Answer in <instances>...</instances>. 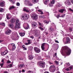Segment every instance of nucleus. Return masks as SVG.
<instances>
[{
	"label": "nucleus",
	"instance_id": "58836bf2",
	"mask_svg": "<svg viewBox=\"0 0 73 73\" xmlns=\"http://www.w3.org/2000/svg\"><path fill=\"white\" fill-rule=\"evenodd\" d=\"M69 30L70 31V32H72V31H73V28L71 27H69Z\"/></svg>",
	"mask_w": 73,
	"mask_h": 73
},
{
	"label": "nucleus",
	"instance_id": "052dcab7",
	"mask_svg": "<svg viewBox=\"0 0 73 73\" xmlns=\"http://www.w3.org/2000/svg\"><path fill=\"white\" fill-rule=\"evenodd\" d=\"M42 19H44V18H45V17L44 16H42Z\"/></svg>",
	"mask_w": 73,
	"mask_h": 73
},
{
	"label": "nucleus",
	"instance_id": "8fccbe9b",
	"mask_svg": "<svg viewBox=\"0 0 73 73\" xmlns=\"http://www.w3.org/2000/svg\"><path fill=\"white\" fill-rule=\"evenodd\" d=\"M11 62L9 61V60H8L7 61V64H10V63H11Z\"/></svg>",
	"mask_w": 73,
	"mask_h": 73
},
{
	"label": "nucleus",
	"instance_id": "69168bd1",
	"mask_svg": "<svg viewBox=\"0 0 73 73\" xmlns=\"http://www.w3.org/2000/svg\"><path fill=\"white\" fill-rule=\"evenodd\" d=\"M39 18H42V16L40 15L39 16Z\"/></svg>",
	"mask_w": 73,
	"mask_h": 73
},
{
	"label": "nucleus",
	"instance_id": "2f4dec72",
	"mask_svg": "<svg viewBox=\"0 0 73 73\" xmlns=\"http://www.w3.org/2000/svg\"><path fill=\"white\" fill-rule=\"evenodd\" d=\"M43 22L44 23H45V24H48L49 23V21L46 20L44 21Z\"/></svg>",
	"mask_w": 73,
	"mask_h": 73
},
{
	"label": "nucleus",
	"instance_id": "f8f14e48",
	"mask_svg": "<svg viewBox=\"0 0 73 73\" xmlns=\"http://www.w3.org/2000/svg\"><path fill=\"white\" fill-rule=\"evenodd\" d=\"M6 17L7 19L8 20H9V19H11V15L10 14H7L6 15Z\"/></svg>",
	"mask_w": 73,
	"mask_h": 73
},
{
	"label": "nucleus",
	"instance_id": "4c0bfd02",
	"mask_svg": "<svg viewBox=\"0 0 73 73\" xmlns=\"http://www.w3.org/2000/svg\"><path fill=\"white\" fill-rule=\"evenodd\" d=\"M22 47H23V49H24L23 50H27V48L25 47L24 45Z\"/></svg>",
	"mask_w": 73,
	"mask_h": 73
},
{
	"label": "nucleus",
	"instance_id": "5701e85b",
	"mask_svg": "<svg viewBox=\"0 0 73 73\" xmlns=\"http://www.w3.org/2000/svg\"><path fill=\"white\" fill-rule=\"evenodd\" d=\"M23 11H25L26 12H27V13H29V12H30V10L28 9H26L25 8H23Z\"/></svg>",
	"mask_w": 73,
	"mask_h": 73
},
{
	"label": "nucleus",
	"instance_id": "a18cd8bd",
	"mask_svg": "<svg viewBox=\"0 0 73 73\" xmlns=\"http://www.w3.org/2000/svg\"><path fill=\"white\" fill-rule=\"evenodd\" d=\"M27 73H33V71H29Z\"/></svg>",
	"mask_w": 73,
	"mask_h": 73
},
{
	"label": "nucleus",
	"instance_id": "3c124183",
	"mask_svg": "<svg viewBox=\"0 0 73 73\" xmlns=\"http://www.w3.org/2000/svg\"><path fill=\"white\" fill-rule=\"evenodd\" d=\"M65 14H63L61 16V17H65Z\"/></svg>",
	"mask_w": 73,
	"mask_h": 73
},
{
	"label": "nucleus",
	"instance_id": "c03bdc74",
	"mask_svg": "<svg viewBox=\"0 0 73 73\" xmlns=\"http://www.w3.org/2000/svg\"><path fill=\"white\" fill-rule=\"evenodd\" d=\"M39 29L41 30V31L44 30V29L43 28H42L41 27H39Z\"/></svg>",
	"mask_w": 73,
	"mask_h": 73
},
{
	"label": "nucleus",
	"instance_id": "412c9836",
	"mask_svg": "<svg viewBox=\"0 0 73 73\" xmlns=\"http://www.w3.org/2000/svg\"><path fill=\"white\" fill-rule=\"evenodd\" d=\"M8 26L10 28H13L14 25H13V24L12 23H11L9 24Z\"/></svg>",
	"mask_w": 73,
	"mask_h": 73
},
{
	"label": "nucleus",
	"instance_id": "a19ab883",
	"mask_svg": "<svg viewBox=\"0 0 73 73\" xmlns=\"http://www.w3.org/2000/svg\"><path fill=\"white\" fill-rule=\"evenodd\" d=\"M29 25H27V27H25V29H29Z\"/></svg>",
	"mask_w": 73,
	"mask_h": 73
},
{
	"label": "nucleus",
	"instance_id": "4468645a",
	"mask_svg": "<svg viewBox=\"0 0 73 73\" xmlns=\"http://www.w3.org/2000/svg\"><path fill=\"white\" fill-rule=\"evenodd\" d=\"M54 31V28H52V27H50L48 29V31L50 32H53Z\"/></svg>",
	"mask_w": 73,
	"mask_h": 73
},
{
	"label": "nucleus",
	"instance_id": "72a5a7b5",
	"mask_svg": "<svg viewBox=\"0 0 73 73\" xmlns=\"http://www.w3.org/2000/svg\"><path fill=\"white\" fill-rule=\"evenodd\" d=\"M66 38L64 37L63 40V41L64 42H65L66 43Z\"/></svg>",
	"mask_w": 73,
	"mask_h": 73
},
{
	"label": "nucleus",
	"instance_id": "473e14b6",
	"mask_svg": "<svg viewBox=\"0 0 73 73\" xmlns=\"http://www.w3.org/2000/svg\"><path fill=\"white\" fill-rule=\"evenodd\" d=\"M15 20L16 23H18L19 22V19L17 18Z\"/></svg>",
	"mask_w": 73,
	"mask_h": 73
},
{
	"label": "nucleus",
	"instance_id": "ea45409f",
	"mask_svg": "<svg viewBox=\"0 0 73 73\" xmlns=\"http://www.w3.org/2000/svg\"><path fill=\"white\" fill-rule=\"evenodd\" d=\"M4 11V9L2 8H1L0 9V12H3Z\"/></svg>",
	"mask_w": 73,
	"mask_h": 73
},
{
	"label": "nucleus",
	"instance_id": "9d476101",
	"mask_svg": "<svg viewBox=\"0 0 73 73\" xmlns=\"http://www.w3.org/2000/svg\"><path fill=\"white\" fill-rule=\"evenodd\" d=\"M46 44V43H44L42 44V45L41 46V48L42 50H44L45 49V45Z\"/></svg>",
	"mask_w": 73,
	"mask_h": 73
},
{
	"label": "nucleus",
	"instance_id": "680f3d73",
	"mask_svg": "<svg viewBox=\"0 0 73 73\" xmlns=\"http://www.w3.org/2000/svg\"><path fill=\"white\" fill-rule=\"evenodd\" d=\"M33 11H34V9H32L31 10V12H32Z\"/></svg>",
	"mask_w": 73,
	"mask_h": 73
},
{
	"label": "nucleus",
	"instance_id": "bb28decb",
	"mask_svg": "<svg viewBox=\"0 0 73 73\" xmlns=\"http://www.w3.org/2000/svg\"><path fill=\"white\" fill-rule=\"evenodd\" d=\"M15 19L14 18H12L10 20V22L11 23H14L15 22Z\"/></svg>",
	"mask_w": 73,
	"mask_h": 73
},
{
	"label": "nucleus",
	"instance_id": "338daca9",
	"mask_svg": "<svg viewBox=\"0 0 73 73\" xmlns=\"http://www.w3.org/2000/svg\"><path fill=\"white\" fill-rule=\"evenodd\" d=\"M22 72H25V70H22Z\"/></svg>",
	"mask_w": 73,
	"mask_h": 73
},
{
	"label": "nucleus",
	"instance_id": "aec40b11",
	"mask_svg": "<svg viewBox=\"0 0 73 73\" xmlns=\"http://www.w3.org/2000/svg\"><path fill=\"white\" fill-rule=\"evenodd\" d=\"M28 58L30 60H32L33 58V57L31 55H30L28 56Z\"/></svg>",
	"mask_w": 73,
	"mask_h": 73
},
{
	"label": "nucleus",
	"instance_id": "6e6552de",
	"mask_svg": "<svg viewBox=\"0 0 73 73\" xmlns=\"http://www.w3.org/2000/svg\"><path fill=\"white\" fill-rule=\"evenodd\" d=\"M32 27H34L35 28H36L37 26V24L36 22H34L32 23Z\"/></svg>",
	"mask_w": 73,
	"mask_h": 73
},
{
	"label": "nucleus",
	"instance_id": "0e129e2a",
	"mask_svg": "<svg viewBox=\"0 0 73 73\" xmlns=\"http://www.w3.org/2000/svg\"><path fill=\"white\" fill-rule=\"evenodd\" d=\"M4 73H8V72L7 71H5Z\"/></svg>",
	"mask_w": 73,
	"mask_h": 73
},
{
	"label": "nucleus",
	"instance_id": "e433bc0d",
	"mask_svg": "<svg viewBox=\"0 0 73 73\" xmlns=\"http://www.w3.org/2000/svg\"><path fill=\"white\" fill-rule=\"evenodd\" d=\"M38 12H39L40 14H43V13L41 10H38Z\"/></svg>",
	"mask_w": 73,
	"mask_h": 73
},
{
	"label": "nucleus",
	"instance_id": "393cba45",
	"mask_svg": "<svg viewBox=\"0 0 73 73\" xmlns=\"http://www.w3.org/2000/svg\"><path fill=\"white\" fill-rule=\"evenodd\" d=\"M72 67H70L69 68H67L66 69V70L67 71H69V70H72Z\"/></svg>",
	"mask_w": 73,
	"mask_h": 73
},
{
	"label": "nucleus",
	"instance_id": "603ef678",
	"mask_svg": "<svg viewBox=\"0 0 73 73\" xmlns=\"http://www.w3.org/2000/svg\"><path fill=\"white\" fill-rule=\"evenodd\" d=\"M69 11H71V12H73V10L72 9H71L70 8H69Z\"/></svg>",
	"mask_w": 73,
	"mask_h": 73
},
{
	"label": "nucleus",
	"instance_id": "423d86ee",
	"mask_svg": "<svg viewBox=\"0 0 73 73\" xmlns=\"http://www.w3.org/2000/svg\"><path fill=\"white\" fill-rule=\"evenodd\" d=\"M11 45L13 47V48L12 49L13 50H15V49H16V46H15V44H14L13 43L10 44L9 45L8 47H9V46H11Z\"/></svg>",
	"mask_w": 73,
	"mask_h": 73
},
{
	"label": "nucleus",
	"instance_id": "7ed1b4c3",
	"mask_svg": "<svg viewBox=\"0 0 73 73\" xmlns=\"http://www.w3.org/2000/svg\"><path fill=\"white\" fill-rule=\"evenodd\" d=\"M38 64L41 67V68H44L45 67V63L42 61L39 62Z\"/></svg>",
	"mask_w": 73,
	"mask_h": 73
},
{
	"label": "nucleus",
	"instance_id": "c9c22d12",
	"mask_svg": "<svg viewBox=\"0 0 73 73\" xmlns=\"http://www.w3.org/2000/svg\"><path fill=\"white\" fill-rule=\"evenodd\" d=\"M1 25L3 26H4V27H5V24L3 22L1 23Z\"/></svg>",
	"mask_w": 73,
	"mask_h": 73
},
{
	"label": "nucleus",
	"instance_id": "f704fd0d",
	"mask_svg": "<svg viewBox=\"0 0 73 73\" xmlns=\"http://www.w3.org/2000/svg\"><path fill=\"white\" fill-rule=\"evenodd\" d=\"M48 1H49V0H46L44 1V4H46Z\"/></svg>",
	"mask_w": 73,
	"mask_h": 73
},
{
	"label": "nucleus",
	"instance_id": "f257e3e1",
	"mask_svg": "<svg viewBox=\"0 0 73 73\" xmlns=\"http://www.w3.org/2000/svg\"><path fill=\"white\" fill-rule=\"evenodd\" d=\"M62 49L64 50H66L65 53L67 55H70V52H71V50H70V49L67 48L66 46L63 47Z\"/></svg>",
	"mask_w": 73,
	"mask_h": 73
},
{
	"label": "nucleus",
	"instance_id": "7c9ffc66",
	"mask_svg": "<svg viewBox=\"0 0 73 73\" xmlns=\"http://www.w3.org/2000/svg\"><path fill=\"white\" fill-rule=\"evenodd\" d=\"M55 3V0H52L51 1V3L52 4H54Z\"/></svg>",
	"mask_w": 73,
	"mask_h": 73
},
{
	"label": "nucleus",
	"instance_id": "37998d69",
	"mask_svg": "<svg viewBox=\"0 0 73 73\" xmlns=\"http://www.w3.org/2000/svg\"><path fill=\"white\" fill-rule=\"evenodd\" d=\"M38 24H39V26H41L42 27V23H40V22H38Z\"/></svg>",
	"mask_w": 73,
	"mask_h": 73
},
{
	"label": "nucleus",
	"instance_id": "4be33fe9",
	"mask_svg": "<svg viewBox=\"0 0 73 73\" xmlns=\"http://www.w3.org/2000/svg\"><path fill=\"white\" fill-rule=\"evenodd\" d=\"M65 9H62L59 10V11L60 13H63L64 11H65Z\"/></svg>",
	"mask_w": 73,
	"mask_h": 73
},
{
	"label": "nucleus",
	"instance_id": "4d7b16f0",
	"mask_svg": "<svg viewBox=\"0 0 73 73\" xmlns=\"http://www.w3.org/2000/svg\"><path fill=\"white\" fill-rule=\"evenodd\" d=\"M57 18H58V17H60V15H57V16H56Z\"/></svg>",
	"mask_w": 73,
	"mask_h": 73
},
{
	"label": "nucleus",
	"instance_id": "dca6fc26",
	"mask_svg": "<svg viewBox=\"0 0 73 73\" xmlns=\"http://www.w3.org/2000/svg\"><path fill=\"white\" fill-rule=\"evenodd\" d=\"M64 3L66 4H68V5H70V4H71V3L70 2V1L68 0L64 2Z\"/></svg>",
	"mask_w": 73,
	"mask_h": 73
},
{
	"label": "nucleus",
	"instance_id": "bf43d9fd",
	"mask_svg": "<svg viewBox=\"0 0 73 73\" xmlns=\"http://www.w3.org/2000/svg\"><path fill=\"white\" fill-rule=\"evenodd\" d=\"M55 42H56V43H59V42L57 40H55Z\"/></svg>",
	"mask_w": 73,
	"mask_h": 73
},
{
	"label": "nucleus",
	"instance_id": "c756f323",
	"mask_svg": "<svg viewBox=\"0 0 73 73\" xmlns=\"http://www.w3.org/2000/svg\"><path fill=\"white\" fill-rule=\"evenodd\" d=\"M15 8V7L14 6H11L9 8V10H11V9H14Z\"/></svg>",
	"mask_w": 73,
	"mask_h": 73
},
{
	"label": "nucleus",
	"instance_id": "e2e57ef3",
	"mask_svg": "<svg viewBox=\"0 0 73 73\" xmlns=\"http://www.w3.org/2000/svg\"><path fill=\"white\" fill-rule=\"evenodd\" d=\"M1 62H3V64H4V60L3 59H2V60Z\"/></svg>",
	"mask_w": 73,
	"mask_h": 73
},
{
	"label": "nucleus",
	"instance_id": "49530a36",
	"mask_svg": "<svg viewBox=\"0 0 73 73\" xmlns=\"http://www.w3.org/2000/svg\"><path fill=\"white\" fill-rule=\"evenodd\" d=\"M55 62L56 63V65H58V62L56 61H55Z\"/></svg>",
	"mask_w": 73,
	"mask_h": 73
},
{
	"label": "nucleus",
	"instance_id": "f03ea898",
	"mask_svg": "<svg viewBox=\"0 0 73 73\" xmlns=\"http://www.w3.org/2000/svg\"><path fill=\"white\" fill-rule=\"evenodd\" d=\"M29 17V15L27 14L22 15L21 17L22 20H27Z\"/></svg>",
	"mask_w": 73,
	"mask_h": 73
},
{
	"label": "nucleus",
	"instance_id": "20e7f679",
	"mask_svg": "<svg viewBox=\"0 0 73 73\" xmlns=\"http://www.w3.org/2000/svg\"><path fill=\"white\" fill-rule=\"evenodd\" d=\"M34 50L36 53H40V49L37 47H34Z\"/></svg>",
	"mask_w": 73,
	"mask_h": 73
},
{
	"label": "nucleus",
	"instance_id": "b1692460",
	"mask_svg": "<svg viewBox=\"0 0 73 73\" xmlns=\"http://www.w3.org/2000/svg\"><path fill=\"white\" fill-rule=\"evenodd\" d=\"M49 63L50 64V65H52L50 67V68H54L55 67V66L54 65H53V63L50 62H49Z\"/></svg>",
	"mask_w": 73,
	"mask_h": 73
},
{
	"label": "nucleus",
	"instance_id": "774afa93",
	"mask_svg": "<svg viewBox=\"0 0 73 73\" xmlns=\"http://www.w3.org/2000/svg\"><path fill=\"white\" fill-rule=\"evenodd\" d=\"M56 73H60V72H59V71H58Z\"/></svg>",
	"mask_w": 73,
	"mask_h": 73
},
{
	"label": "nucleus",
	"instance_id": "39448f33",
	"mask_svg": "<svg viewBox=\"0 0 73 73\" xmlns=\"http://www.w3.org/2000/svg\"><path fill=\"white\" fill-rule=\"evenodd\" d=\"M32 18L33 20H37L38 19V17L37 16V15L35 14H33L32 15Z\"/></svg>",
	"mask_w": 73,
	"mask_h": 73
},
{
	"label": "nucleus",
	"instance_id": "5fc2aeb1",
	"mask_svg": "<svg viewBox=\"0 0 73 73\" xmlns=\"http://www.w3.org/2000/svg\"><path fill=\"white\" fill-rule=\"evenodd\" d=\"M66 65H67L68 66H70V64H69V63H66Z\"/></svg>",
	"mask_w": 73,
	"mask_h": 73
},
{
	"label": "nucleus",
	"instance_id": "f3484780",
	"mask_svg": "<svg viewBox=\"0 0 73 73\" xmlns=\"http://www.w3.org/2000/svg\"><path fill=\"white\" fill-rule=\"evenodd\" d=\"M19 68L21 69V68H24V67L25 65L24 64H21L20 65H19Z\"/></svg>",
	"mask_w": 73,
	"mask_h": 73
},
{
	"label": "nucleus",
	"instance_id": "9b49d317",
	"mask_svg": "<svg viewBox=\"0 0 73 73\" xmlns=\"http://www.w3.org/2000/svg\"><path fill=\"white\" fill-rule=\"evenodd\" d=\"M20 23H16L15 25V28H17V29H19L20 28Z\"/></svg>",
	"mask_w": 73,
	"mask_h": 73
},
{
	"label": "nucleus",
	"instance_id": "0eeeda50",
	"mask_svg": "<svg viewBox=\"0 0 73 73\" xmlns=\"http://www.w3.org/2000/svg\"><path fill=\"white\" fill-rule=\"evenodd\" d=\"M34 33L35 34L36 36H38L39 35L38 34V33H39V30H35L34 31Z\"/></svg>",
	"mask_w": 73,
	"mask_h": 73
},
{
	"label": "nucleus",
	"instance_id": "13d9d810",
	"mask_svg": "<svg viewBox=\"0 0 73 73\" xmlns=\"http://www.w3.org/2000/svg\"><path fill=\"white\" fill-rule=\"evenodd\" d=\"M30 38H34V36H30Z\"/></svg>",
	"mask_w": 73,
	"mask_h": 73
},
{
	"label": "nucleus",
	"instance_id": "864d4df0",
	"mask_svg": "<svg viewBox=\"0 0 73 73\" xmlns=\"http://www.w3.org/2000/svg\"><path fill=\"white\" fill-rule=\"evenodd\" d=\"M16 5L17 6H19L20 5V3H16Z\"/></svg>",
	"mask_w": 73,
	"mask_h": 73
},
{
	"label": "nucleus",
	"instance_id": "c85d7f7f",
	"mask_svg": "<svg viewBox=\"0 0 73 73\" xmlns=\"http://www.w3.org/2000/svg\"><path fill=\"white\" fill-rule=\"evenodd\" d=\"M8 52L7 50H5V51L3 53V55H2L3 56H4L5 55H6V54H7L8 53Z\"/></svg>",
	"mask_w": 73,
	"mask_h": 73
},
{
	"label": "nucleus",
	"instance_id": "6e6d98bb",
	"mask_svg": "<svg viewBox=\"0 0 73 73\" xmlns=\"http://www.w3.org/2000/svg\"><path fill=\"white\" fill-rule=\"evenodd\" d=\"M10 1H11V3L13 2V0H9Z\"/></svg>",
	"mask_w": 73,
	"mask_h": 73
},
{
	"label": "nucleus",
	"instance_id": "2eb2a0df",
	"mask_svg": "<svg viewBox=\"0 0 73 73\" xmlns=\"http://www.w3.org/2000/svg\"><path fill=\"white\" fill-rule=\"evenodd\" d=\"M68 43H70V39L69 37H67L66 40V43L68 44Z\"/></svg>",
	"mask_w": 73,
	"mask_h": 73
},
{
	"label": "nucleus",
	"instance_id": "a878e982",
	"mask_svg": "<svg viewBox=\"0 0 73 73\" xmlns=\"http://www.w3.org/2000/svg\"><path fill=\"white\" fill-rule=\"evenodd\" d=\"M38 1H39V0H33L32 1V2L34 3V4H35V3H38Z\"/></svg>",
	"mask_w": 73,
	"mask_h": 73
},
{
	"label": "nucleus",
	"instance_id": "79ce46f5",
	"mask_svg": "<svg viewBox=\"0 0 73 73\" xmlns=\"http://www.w3.org/2000/svg\"><path fill=\"white\" fill-rule=\"evenodd\" d=\"M8 66L9 68H12V64H9Z\"/></svg>",
	"mask_w": 73,
	"mask_h": 73
},
{
	"label": "nucleus",
	"instance_id": "a211bd4d",
	"mask_svg": "<svg viewBox=\"0 0 73 73\" xmlns=\"http://www.w3.org/2000/svg\"><path fill=\"white\" fill-rule=\"evenodd\" d=\"M24 2L25 4V5H28L29 3V0H25Z\"/></svg>",
	"mask_w": 73,
	"mask_h": 73
},
{
	"label": "nucleus",
	"instance_id": "1a4fd4ad",
	"mask_svg": "<svg viewBox=\"0 0 73 73\" xmlns=\"http://www.w3.org/2000/svg\"><path fill=\"white\" fill-rule=\"evenodd\" d=\"M11 33V30L10 29H8L7 31L5 32V34L7 35H10Z\"/></svg>",
	"mask_w": 73,
	"mask_h": 73
},
{
	"label": "nucleus",
	"instance_id": "09e8293b",
	"mask_svg": "<svg viewBox=\"0 0 73 73\" xmlns=\"http://www.w3.org/2000/svg\"><path fill=\"white\" fill-rule=\"evenodd\" d=\"M29 6H32V3H31V2H29Z\"/></svg>",
	"mask_w": 73,
	"mask_h": 73
},
{
	"label": "nucleus",
	"instance_id": "de8ad7c7",
	"mask_svg": "<svg viewBox=\"0 0 73 73\" xmlns=\"http://www.w3.org/2000/svg\"><path fill=\"white\" fill-rule=\"evenodd\" d=\"M3 65H4V64L3 63L2 64H0V65L1 66V68H2V67H3Z\"/></svg>",
	"mask_w": 73,
	"mask_h": 73
},
{
	"label": "nucleus",
	"instance_id": "ddd939ff",
	"mask_svg": "<svg viewBox=\"0 0 73 73\" xmlns=\"http://www.w3.org/2000/svg\"><path fill=\"white\" fill-rule=\"evenodd\" d=\"M31 40H27V41L28 42L25 43V45H28L31 44Z\"/></svg>",
	"mask_w": 73,
	"mask_h": 73
},
{
	"label": "nucleus",
	"instance_id": "6ab92c4d",
	"mask_svg": "<svg viewBox=\"0 0 73 73\" xmlns=\"http://www.w3.org/2000/svg\"><path fill=\"white\" fill-rule=\"evenodd\" d=\"M5 5V2H2L0 3V7H4Z\"/></svg>",
	"mask_w": 73,
	"mask_h": 73
},
{
	"label": "nucleus",
	"instance_id": "cd10ccee",
	"mask_svg": "<svg viewBox=\"0 0 73 73\" xmlns=\"http://www.w3.org/2000/svg\"><path fill=\"white\" fill-rule=\"evenodd\" d=\"M19 35L21 36V37H23V36H24L25 35V33H20Z\"/></svg>",
	"mask_w": 73,
	"mask_h": 73
}]
</instances>
